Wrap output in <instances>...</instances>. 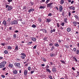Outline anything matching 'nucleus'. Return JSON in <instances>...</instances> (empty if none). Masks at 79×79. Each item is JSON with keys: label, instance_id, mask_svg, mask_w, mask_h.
Here are the masks:
<instances>
[{"label": "nucleus", "instance_id": "1", "mask_svg": "<svg viewBox=\"0 0 79 79\" xmlns=\"http://www.w3.org/2000/svg\"><path fill=\"white\" fill-rule=\"evenodd\" d=\"M7 8V10L8 11H10V10H11L13 9V6H9L8 5H6V8Z\"/></svg>", "mask_w": 79, "mask_h": 79}, {"label": "nucleus", "instance_id": "2", "mask_svg": "<svg viewBox=\"0 0 79 79\" xmlns=\"http://www.w3.org/2000/svg\"><path fill=\"white\" fill-rule=\"evenodd\" d=\"M20 55L22 56H21V58L23 60H24L25 59V57H26V55L24 53H21Z\"/></svg>", "mask_w": 79, "mask_h": 79}, {"label": "nucleus", "instance_id": "3", "mask_svg": "<svg viewBox=\"0 0 79 79\" xmlns=\"http://www.w3.org/2000/svg\"><path fill=\"white\" fill-rule=\"evenodd\" d=\"M20 64H21L20 63L15 62L14 63V65L16 68H21Z\"/></svg>", "mask_w": 79, "mask_h": 79}, {"label": "nucleus", "instance_id": "4", "mask_svg": "<svg viewBox=\"0 0 79 79\" xmlns=\"http://www.w3.org/2000/svg\"><path fill=\"white\" fill-rule=\"evenodd\" d=\"M69 8L72 10H75V7L73 6H69Z\"/></svg>", "mask_w": 79, "mask_h": 79}, {"label": "nucleus", "instance_id": "5", "mask_svg": "<svg viewBox=\"0 0 79 79\" xmlns=\"http://www.w3.org/2000/svg\"><path fill=\"white\" fill-rule=\"evenodd\" d=\"M63 6H62L60 5L59 6V11L60 12H62L63 11Z\"/></svg>", "mask_w": 79, "mask_h": 79}, {"label": "nucleus", "instance_id": "6", "mask_svg": "<svg viewBox=\"0 0 79 79\" xmlns=\"http://www.w3.org/2000/svg\"><path fill=\"white\" fill-rule=\"evenodd\" d=\"M52 4H53V2H51L50 3L47 4V7H50V6H52Z\"/></svg>", "mask_w": 79, "mask_h": 79}, {"label": "nucleus", "instance_id": "7", "mask_svg": "<svg viewBox=\"0 0 79 79\" xmlns=\"http://www.w3.org/2000/svg\"><path fill=\"white\" fill-rule=\"evenodd\" d=\"M0 64V68H3L5 67V66L2 62Z\"/></svg>", "mask_w": 79, "mask_h": 79}, {"label": "nucleus", "instance_id": "8", "mask_svg": "<svg viewBox=\"0 0 79 79\" xmlns=\"http://www.w3.org/2000/svg\"><path fill=\"white\" fill-rule=\"evenodd\" d=\"M13 73L14 74H18V71L16 70H13Z\"/></svg>", "mask_w": 79, "mask_h": 79}, {"label": "nucleus", "instance_id": "9", "mask_svg": "<svg viewBox=\"0 0 79 79\" xmlns=\"http://www.w3.org/2000/svg\"><path fill=\"white\" fill-rule=\"evenodd\" d=\"M78 22H77L73 21V23L74 24V26L76 27V25H77V24H78Z\"/></svg>", "mask_w": 79, "mask_h": 79}, {"label": "nucleus", "instance_id": "10", "mask_svg": "<svg viewBox=\"0 0 79 79\" xmlns=\"http://www.w3.org/2000/svg\"><path fill=\"white\" fill-rule=\"evenodd\" d=\"M52 71L53 72H54V73H56V68H55V67H53L52 68Z\"/></svg>", "mask_w": 79, "mask_h": 79}, {"label": "nucleus", "instance_id": "11", "mask_svg": "<svg viewBox=\"0 0 79 79\" xmlns=\"http://www.w3.org/2000/svg\"><path fill=\"white\" fill-rule=\"evenodd\" d=\"M63 3H64V0H61L60 2V4L61 5H63Z\"/></svg>", "mask_w": 79, "mask_h": 79}, {"label": "nucleus", "instance_id": "12", "mask_svg": "<svg viewBox=\"0 0 79 79\" xmlns=\"http://www.w3.org/2000/svg\"><path fill=\"white\" fill-rule=\"evenodd\" d=\"M8 66L9 67V68H13V64L10 63L9 65H8Z\"/></svg>", "mask_w": 79, "mask_h": 79}, {"label": "nucleus", "instance_id": "13", "mask_svg": "<svg viewBox=\"0 0 79 79\" xmlns=\"http://www.w3.org/2000/svg\"><path fill=\"white\" fill-rule=\"evenodd\" d=\"M2 24L4 25V26H6V21L4 20L2 22Z\"/></svg>", "mask_w": 79, "mask_h": 79}, {"label": "nucleus", "instance_id": "14", "mask_svg": "<svg viewBox=\"0 0 79 79\" xmlns=\"http://www.w3.org/2000/svg\"><path fill=\"white\" fill-rule=\"evenodd\" d=\"M31 38L32 40L34 41V42H35L36 41V38H35L31 37Z\"/></svg>", "mask_w": 79, "mask_h": 79}, {"label": "nucleus", "instance_id": "15", "mask_svg": "<svg viewBox=\"0 0 79 79\" xmlns=\"http://www.w3.org/2000/svg\"><path fill=\"white\" fill-rule=\"evenodd\" d=\"M34 11V9H30L29 10H28V12L29 13H31V11Z\"/></svg>", "mask_w": 79, "mask_h": 79}, {"label": "nucleus", "instance_id": "16", "mask_svg": "<svg viewBox=\"0 0 79 79\" xmlns=\"http://www.w3.org/2000/svg\"><path fill=\"white\" fill-rule=\"evenodd\" d=\"M24 75L26 76L27 74V70H25L24 72Z\"/></svg>", "mask_w": 79, "mask_h": 79}, {"label": "nucleus", "instance_id": "17", "mask_svg": "<svg viewBox=\"0 0 79 79\" xmlns=\"http://www.w3.org/2000/svg\"><path fill=\"white\" fill-rule=\"evenodd\" d=\"M47 23H50L51 21V19H46Z\"/></svg>", "mask_w": 79, "mask_h": 79}, {"label": "nucleus", "instance_id": "18", "mask_svg": "<svg viewBox=\"0 0 79 79\" xmlns=\"http://www.w3.org/2000/svg\"><path fill=\"white\" fill-rule=\"evenodd\" d=\"M67 31L68 32H71V29L70 28H68L67 29Z\"/></svg>", "mask_w": 79, "mask_h": 79}, {"label": "nucleus", "instance_id": "19", "mask_svg": "<svg viewBox=\"0 0 79 79\" xmlns=\"http://www.w3.org/2000/svg\"><path fill=\"white\" fill-rule=\"evenodd\" d=\"M14 24H18V21L16 20H14Z\"/></svg>", "mask_w": 79, "mask_h": 79}, {"label": "nucleus", "instance_id": "20", "mask_svg": "<svg viewBox=\"0 0 79 79\" xmlns=\"http://www.w3.org/2000/svg\"><path fill=\"white\" fill-rule=\"evenodd\" d=\"M45 8V7L44 6H41L39 8L40 9H42V8Z\"/></svg>", "mask_w": 79, "mask_h": 79}, {"label": "nucleus", "instance_id": "21", "mask_svg": "<svg viewBox=\"0 0 79 79\" xmlns=\"http://www.w3.org/2000/svg\"><path fill=\"white\" fill-rule=\"evenodd\" d=\"M54 45L56 47H59V44H58V43L54 44Z\"/></svg>", "mask_w": 79, "mask_h": 79}, {"label": "nucleus", "instance_id": "22", "mask_svg": "<svg viewBox=\"0 0 79 79\" xmlns=\"http://www.w3.org/2000/svg\"><path fill=\"white\" fill-rule=\"evenodd\" d=\"M79 53V49H77L76 53L77 54V55H78Z\"/></svg>", "mask_w": 79, "mask_h": 79}, {"label": "nucleus", "instance_id": "23", "mask_svg": "<svg viewBox=\"0 0 79 79\" xmlns=\"http://www.w3.org/2000/svg\"><path fill=\"white\" fill-rule=\"evenodd\" d=\"M7 49H8V50H9V49H11L12 48L10 46H7Z\"/></svg>", "mask_w": 79, "mask_h": 79}, {"label": "nucleus", "instance_id": "24", "mask_svg": "<svg viewBox=\"0 0 79 79\" xmlns=\"http://www.w3.org/2000/svg\"><path fill=\"white\" fill-rule=\"evenodd\" d=\"M15 50H16V51H17V50H18V45H17L16 46Z\"/></svg>", "mask_w": 79, "mask_h": 79}, {"label": "nucleus", "instance_id": "25", "mask_svg": "<svg viewBox=\"0 0 79 79\" xmlns=\"http://www.w3.org/2000/svg\"><path fill=\"white\" fill-rule=\"evenodd\" d=\"M53 49H55V47L53 46H52V47L51 49V51H53Z\"/></svg>", "mask_w": 79, "mask_h": 79}, {"label": "nucleus", "instance_id": "26", "mask_svg": "<svg viewBox=\"0 0 79 79\" xmlns=\"http://www.w3.org/2000/svg\"><path fill=\"white\" fill-rule=\"evenodd\" d=\"M50 55L51 56H55V54L53 53H51Z\"/></svg>", "mask_w": 79, "mask_h": 79}, {"label": "nucleus", "instance_id": "27", "mask_svg": "<svg viewBox=\"0 0 79 79\" xmlns=\"http://www.w3.org/2000/svg\"><path fill=\"white\" fill-rule=\"evenodd\" d=\"M4 53L5 54H8V51H7L6 50H5V51H4Z\"/></svg>", "mask_w": 79, "mask_h": 79}, {"label": "nucleus", "instance_id": "28", "mask_svg": "<svg viewBox=\"0 0 79 79\" xmlns=\"http://www.w3.org/2000/svg\"><path fill=\"white\" fill-rule=\"evenodd\" d=\"M10 24H11V25H13L14 24V21H11Z\"/></svg>", "mask_w": 79, "mask_h": 79}, {"label": "nucleus", "instance_id": "29", "mask_svg": "<svg viewBox=\"0 0 79 79\" xmlns=\"http://www.w3.org/2000/svg\"><path fill=\"white\" fill-rule=\"evenodd\" d=\"M73 58V59L75 60V61H76V62H77V60L76 59V57H74Z\"/></svg>", "mask_w": 79, "mask_h": 79}, {"label": "nucleus", "instance_id": "30", "mask_svg": "<svg viewBox=\"0 0 79 79\" xmlns=\"http://www.w3.org/2000/svg\"><path fill=\"white\" fill-rule=\"evenodd\" d=\"M13 37L14 38H16V34H14L13 35Z\"/></svg>", "mask_w": 79, "mask_h": 79}, {"label": "nucleus", "instance_id": "31", "mask_svg": "<svg viewBox=\"0 0 79 79\" xmlns=\"http://www.w3.org/2000/svg\"><path fill=\"white\" fill-rule=\"evenodd\" d=\"M64 21L66 23H68V22H67V18H65L64 19Z\"/></svg>", "mask_w": 79, "mask_h": 79}, {"label": "nucleus", "instance_id": "32", "mask_svg": "<svg viewBox=\"0 0 79 79\" xmlns=\"http://www.w3.org/2000/svg\"><path fill=\"white\" fill-rule=\"evenodd\" d=\"M3 63V64L5 65V64H6V61H4L3 62H2Z\"/></svg>", "mask_w": 79, "mask_h": 79}, {"label": "nucleus", "instance_id": "33", "mask_svg": "<svg viewBox=\"0 0 79 79\" xmlns=\"http://www.w3.org/2000/svg\"><path fill=\"white\" fill-rule=\"evenodd\" d=\"M48 77L50 78V79H53V78H52V76L50 75L48 76Z\"/></svg>", "mask_w": 79, "mask_h": 79}, {"label": "nucleus", "instance_id": "34", "mask_svg": "<svg viewBox=\"0 0 79 79\" xmlns=\"http://www.w3.org/2000/svg\"><path fill=\"white\" fill-rule=\"evenodd\" d=\"M64 47L66 48H69V46L68 45H65Z\"/></svg>", "mask_w": 79, "mask_h": 79}, {"label": "nucleus", "instance_id": "35", "mask_svg": "<svg viewBox=\"0 0 79 79\" xmlns=\"http://www.w3.org/2000/svg\"><path fill=\"white\" fill-rule=\"evenodd\" d=\"M73 50L74 52H76V50H77V49H76V48H73Z\"/></svg>", "mask_w": 79, "mask_h": 79}, {"label": "nucleus", "instance_id": "36", "mask_svg": "<svg viewBox=\"0 0 79 79\" xmlns=\"http://www.w3.org/2000/svg\"><path fill=\"white\" fill-rule=\"evenodd\" d=\"M47 71H48V72H49V73H51L50 70L49 69H46Z\"/></svg>", "mask_w": 79, "mask_h": 79}, {"label": "nucleus", "instance_id": "37", "mask_svg": "<svg viewBox=\"0 0 79 79\" xmlns=\"http://www.w3.org/2000/svg\"><path fill=\"white\" fill-rule=\"evenodd\" d=\"M60 61H61V63H63L64 64H65V62H64V61L63 60H60Z\"/></svg>", "mask_w": 79, "mask_h": 79}, {"label": "nucleus", "instance_id": "38", "mask_svg": "<svg viewBox=\"0 0 79 79\" xmlns=\"http://www.w3.org/2000/svg\"><path fill=\"white\" fill-rule=\"evenodd\" d=\"M61 25L62 26H64V22H63L61 23Z\"/></svg>", "mask_w": 79, "mask_h": 79}, {"label": "nucleus", "instance_id": "39", "mask_svg": "<svg viewBox=\"0 0 79 79\" xmlns=\"http://www.w3.org/2000/svg\"><path fill=\"white\" fill-rule=\"evenodd\" d=\"M32 27L35 28V27H36V26H35V25L34 24V25H33L32 26Z\"/></svg>", "mask_w": 79, "mask_h": 79}, {"label": "nucleus", "instance_id": "40", "mask_svg": "<svg viewBox=\"0 0 79 79\" xmlns=\"http://www.w3.org/2000/svg\"><path fill=\"white\" fill-rule=\"evenodd\" d=\"M10 20H11V19H10V18H8V19L7 20V21L8 22H10Z\"/></svg>", "mask_w": 79, "mask_h": 79}, {"label": "nucleus", "instance_id": "41", "mask_svg": "<svg viewBox=\"0 0 79 79\" xmlns=\"http://www.w3.org/2000/svg\"><path fill=\"white\" fill-rule=\"evenodd\" d=\"M26 8H27V7L25 6L23 7V10H26Z\"/></svg>", "mask_w": 79, "mask_h": 79}, {"label": "nucleus", "instance_id": "42", "mask_svg": "<svg viewBox=\"0 0 79 79\" xmlns=\"http://www.w3.org/2000/svg\"><path fill=\"white\" fill-rule=\"evenodd\" d=\"M62 15L63 16H64V12H62Z\"/></svg>", "mask_w": 79, "mask_h": 79}, {"label": "nucleus", "instance_id": "43", "mask_svg": "<svg viewBox=\"0 0 79 79\" xmlns=\"http://www.w3.org/2000/svg\"><path fill=\"white\" fill-rule=\"evenodd\" d=\"M1 77L2 78H5V75H1Z\"/></svg>", "mask_w": 79, "mask_h": 79}, {"label": "nucleus", "instance_id": "44", "mask_svg": "<svg viewBox=\"0 0 79 79\" xmlns=\"http://www.w3.org/2000/svg\"><path fill=\"white\" fill-rule=\"evenodd\" d=\"M57 26L58 27H60V25H59L60 23H57Z\"/></svg>", "mask_w": 79, "mask_h": 79}, {"label": "nucleus", "instance_id": "45", "mask_svg": "<svg viewBox=\"0 0 79 79\" xmlns=\"http://www.w3.org/2000/svg\"><path fill=\"white\" fill-rule=\"evenodd\" d=\"M30 3L31 4V5H34V2H30Z\"/></svg>", "mask_w": 79, "mask_h": 79}, {"label": "nucleus", "instance_id": "46", "mask_svg": "<svg viewBox=\"0 0 79 79\" xmlns=\"http://www.w3.org/2000/svg\"><path fill=\"white\" fill-rule=\"evenodd\" d=\"M31 44H32V42H30L28 43V45H31Z\"/></svg>", "mask_w": 79, "mask_h": 79}, {"label": "nucleus", "instance_id": "47", "mask_svg": "<svg viewBox=\"0 0 79 79\" xmlns=\"http://www.w3.org/2000/svg\"><path fill=\"white\" fill-rule=\"evenodd\" d=\"M75 17L76 19H78V16H77V15H75Z\"/></svg>", "mask_w": 79, "mask_h": 79}, {"label": "nucleus", "instance_id": "48", "mask_svg": "<svg viewBox=\"0 0 79 79\" xmlns=\"http://www.w3.org/2000/svg\"><path fill=\"white\" fill-rule=\"evenodd\" d=\"M53 43H50V44H49V46H52V45H53Z\"/></svg>", "mask_w": 79, "mask_h": 79}, {"label": "nucleus", "instance_id": "49", "mask_svg": "<svg viewBox=\"0 0 79 79\" xmlns=\"http://www.w3.org/2000/svg\"><path fill=\"white\" fill-rule=\"evenodd\" d=\"M48 2H49V1H48V0H47L45 2L46 4H47V3H48Z\"/></svg>", "mask_w": 79, "mask_h": 79}, {"label": "nucleus", "instance_id": "50", "mask_svg": "<svg viewBox=\"0 0 79 79\" xmlns=\"http://www.w3.org/2000/svg\"><path fill=\"white\" fill-rule=\"evenodd\" d=\"M37 47V45H35V46H34L33 48H34V49H35V48H36Z\"/></svg>", "mask_w": 79, "mask_h": 79}, {"label": "nucleus", "instance_id": "51", "mask_svg": "<svg viewBox=\"0 0 79 79\" xmlns=\"http://www.w3.org/2000/svg\"><path fill=\"white\" fill-rule=\"evenodd\" d=\"M5 69H6V67H4L2 69V71H5Z\"/></svg>", "mask_w": 79, "mask_h": 79}, {"label": "nucleus", "instance_id": "52", "mask_svg": "<svg viewBox=\"0 0 79 79\" xmlns=\"http://www.w3.org/2000/svg\"><path fill=\"white\" fill-rule=\"evenodd\" d=\"M52 15V13H49L48 15V16H51Z\"/></svg>", "mask_w": 79, "mask_h": 79}, {"label": "nucleus", "instance_id": "53", "mask_svg": "<svg viewBox=\"0 0 79 79\" xmlns=\"http://www.w3.org/2000/svg\"><path fill=\"white\" fill-rule=\"evenodd\" d=\"M17 61H20L21 59H19L17 58Z\"/></svg>", "mask_w": 79, "mask_h": 79}, {"label": "nucleus", "instance_id": "54", "mask_svg": "<svg viewBox=\"0 0 79 79\" xmlns=\"http://www.w3.org/2000/svg\"><path fill=\"white\" fill-rule=\"evenodd\" d=\"M58 42L59 44H60L61 43V40H58Z\"/></svg>", "mask_w": 79, "mask_h": 79}, {"label": "nucleus", "instance_id": "55", "mask_svg": "<svg viewBox=\"0 0 79 79\" xmlns=\"http://www.w3.org/2000/svg\"><path fill=\"white\" fill-rule=\"evenodd\" d=\"M43 32H45V33H47V30H46L45 29H44V31H43Z\"/></svg>", "mask_w": 79, "mask_h": 79}, {"label": "nucleus", "instance_id": "56", "mask_svg": "<svg viewBox=\"0 0 79 79\" xmlns=\"http://www.w3.org/2000/svg\"><path fill=\"white\" fill-rule=\"evenodd\" d=\"M28 70L30 71L31 70V67H29L28 68Z\"/></svg>", "mask_w": 79, "mask_h": 79}, {"label": "nucleus", "instance_id": "57", "mask_svg": "<svg viewBox=\"0 0 79 79\" xmlns=\"http://www.w3.org/2000/svg\"><path fill=\"white\" fill-rule=\"evenodd\" d=\"M60 29H61V30H63V28L62 27H60Z\"/></svg>", "mask_w": 79, "mask_h": 79}, {"label": "nucleus", "instance_id": "58", "mask_svg": "<svg viewBox=\"0 0 79 79\" xmlns=\"http://www.w3.org/2000/svg\"><path fill=\"white\" fill-rule=\"evenodd\" d=\"M9 28L10 31H11L12 29V27H9Z\"/></svg>", "mask_w": 79, "mask_h": 79}, {"label": "nucleus", "instance_id": "59", "mask_svg": "<svg viewBox=\"0 0 79 79\" xmlns=\"http://www.w3.org/2000/svg\"><path fill=\"white\" fill-rule=\"evenodd\" d=\"M56 9L57 10H59V9H58V7L57 6L56 7Z\"/></svg>", "mask_w": 79, "mask_h": 79}, {"label": "nucleus", "instance_id": "60", "mask_svg": "<svg viewBox=\"0 0 79 79\" xmlns=\"http://www.w3.org/2000/svg\"><path fill=\"white\" fill-rule=\"evenodd\" d=\"M72 69H73V70H74V71H75V68L73 67H72Z\"/></svg>", "mask_w": 79, "mask_h": 79}, {"label": "nucleus", "instance_id": "61", "mask_svg": "<svg viewBox=\"0 0 79 79\" xmlns=\"http://www.w3.org/2000/svg\"><path fill=\"white\" fill-rule=\"evenodd\" d=\"M69 16H71V12H69Z\"/></svg>", "mask_w": 79, "mask_h": 79}, {"label": "nucleus", "instance_id": "62", "mask_svg": "<svg viewBox=\"0 0 79 79\" xmlns=\"http://www.w3.org/2000/svg\"><path fill=\"white\" fill-rule=\"evenodd\" d=\"M45 64H41V66H45Z\"/></svg>", "mask_w": 79, "mask_h": 79}, {"label": "nucleus", "instance_id": "63", "mask_svg": "<svg viewBox=\"0 0 79 79\" xmlns=\"http://www.w3.org/2000/svg\"><path fill=\"white\" fill-rule=\"evenodd\" d=\"M73 3H74V1H72L71 2V4H73Z\"/></svg>", "mask_w": 79, "mask_h": 79}, {"label": "nucleus", "instance_id": "64", "mask_svg": "<svg viewBox=\"0 0 79 79\" xmlns=\"http://www.w3.org/2000/svg\"><path fill=\"white\" fill-rule=\"evenodd\" d=\"M50 33H52L53 32V30H51L50 31Z\"/></svg>", "mask_w": 79, "mask_h": 79}]
</instances>
